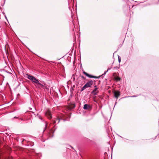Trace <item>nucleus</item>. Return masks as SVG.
I'll return each mask as SVG.
<instances>
[{
    "label": "nucleus",
    "instance_id": "6e6552de",
    "mask_svg": "<svg viewBox=\"0 0 159 159\" xmlns=\"http://www.w3.org/2000/svg\"><path fill=\"white\" fill-rule=\"evenodd\" d=\"M60 121V119L59 118H57V119L56 120L54 121V123H55L56 122H57L58 123Z\"/></svg>",
    "mask_w": 159,
    "mask_h": 159
},
{
    "label": "nucleus",
    "instance_id": "39448f33",
    "mask_svg": "<svg viewBox=\"0 0 159 159\" xmlns=\"http://www.w3.org/2000/svg\"><path fill=\"white\" fill-rule=\"evenodd\" d=\"M83 73L84 74H85L87 76L90 78H95L96 77L94 76L91 75L85 72L84 71Z\"/></svg>",
    "mask_w": 159,
    "mask_h": 159
},
{
    "label": "nucleus",
    "instance_id": "9d476101",
    "mask_svg": "<svg viewBox=\"0 0 159 159\" xmlns=\"http://www.w3.org/2000/svg\"><path fill=\"white\" fill-rule=\"evenodd\" d=\"M118 60H119V61L120 62V61H121L120 58H119V57L118 58Z\"/></svg>",
    "mask_w": 159,
    "mask_h": 159
},
{
    "label": "nucleus",
    "instance_id": "f257e3e1",
    "mask_svg": "<svg viewBox=\"0 0 159 159\" xmlns=\"http://www.w3.org/2000/svg\"><path fill=\"white\" fill-rule=\"evenodd\" d=\"M25 77L28 78L29 79L31 80L33 83L36 84L37 85V87L40 88H42L44 89H47V87L45 85L41 84L39 82L38 80L35 78L33 76L29 75L28 74H26L25 75Z\"/></svg>",
    "mask_w": 159,
    "mask_h": 159
},
{
    "label": "nucleus",
    "instance_id": "f8f14e48",
    "mask_svg": "<svg viewBox=\"0 0 159 159\" xmlns=\"http://www.w3.org/2000/svg\"><path fill=\"white\" fill-rule=\"evenodd\" d=\"M47 124H46V127H47Z\"/></svg>",
    "mask_w": 159,
    "mask_h": 159
},
{
    "label": "nucleus",
    "instance_id": "7ed1b4c3",
    "mask_svg": "<svg viewBox=\"0 0 159 159\" xmlns=\"http://www.w3.org/2000/svg\"><path fill=\"white\" fill-rule=\"evenodd\" d=\"M46 116L49 119H51L52 118V116L51 114V112L50 111H48L46 113Z\"/></svg>",
    "mask_w": 159,
    "mask_h": 159
},
{
    "label": "nucleus",
    "instance_id": "423d86ee",
    "mask_svg": "<svg viewBox=\"0 0 159 159\" xmlns=\"http://www.w3.org/2000/svg\"><path fill=\"white\" fill-rule=\"evenodd\" d=\"M115 97L117 98L120 95V92L118 91H115L114 92Z\"/></svg>",
    "mask_w": 159,
    "mask_h": 159
},
{
    "label": "nucleus",
    "instance_id": "ddd939ff",
    "mask_svg": "<svg viewBox=\"0 0 159 159\" xmlns=\"http://www.w3.org/2000/svg\"><path fill=\"white\" fill-rule=\"evenodd\" d=\"M107 71H107H106V72L105 73H106Z\"/></svg>",
    "mask_w": 159,
    "mask_h": 159
},
{
    "label": "nucleus",
    "instance_id": "9b49d317",
    "mask_svg": "<svg viewBox=\"0 0 159 159\" xmlns=\"http://www.w3.org/2000/svg\"><path fill=\"white\" fill-rule=\"evenodd\" d=\"M8 159H13L11 157V158H8Z\"/></svg>",
    "mask_w": 159,
    "mask_h": 159
},
{
    "label": "nucleus",
    "instance_id": "f03ea898",
    "mask_svg": "<svg viewBox=\"0 0 159 159\" xmlns=\"http://www.w3.org/2000/svg\"><path fill=\"white\" fill-rule=\"evenodd\" d=\"M93 83V81L90 80L87 82L86 84L82 88L81 91L84 90L86 88L90 87Z\"/></svg>",
    "mask_w": 159,
    "mask_h": 159
},
{
    "label": "nucleus",
    "instance_id": "1a4fd4ad",
    "mask_svg": "<svg viewBox=\"0 0 159 159\" xmlns=\"http://www.w3.org/2000/svg\"><path fill=\"white\" fill-rule=\"evenodd\" d=\"M120 78L118 77H115V80L116 81H120Z\"/></svg>",
    "mask_w": 159,
    "mask_h": 159
},
{
    "label": "nucleus",
    "instance_id": "20e7f679",
    "mask_svg": "<svg viewBox=\"0 0 159 159\" xmlns=\"http://www.w3.org/2000/svg\"><path fill=\"white\" fill-rule=\"evenodd\" d=\"M91 106L87 104H85L83 108L85 110H88L90 108Z\"/></svg>",
    "mask_w": 159,
    "mask_h": 159
},
{
    "label": "nucleus",
    "instance_id": "0eeeda50",
    "mask_svg": "<svg viewBox=\"0 0 159 159\" xmlns=\"http://www.w3.org/2000/svg\"><path fill=\"white\" fill-rule=\"evenodd\" d=\"M97 88H96L93 91H92V93L94 95H96L98 93V91L97 90Z\"/></svg>",
    "mask_w": 159,
    "mask_h": 159
}]
</instances>
